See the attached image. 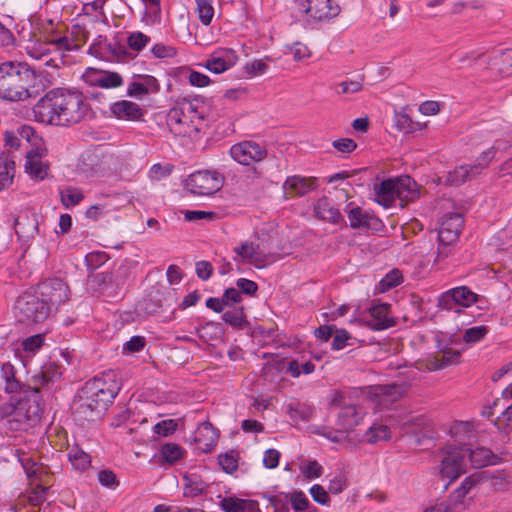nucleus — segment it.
<instances>
[{
  "instance_id": "obj_43",
  "label": "nucleus",
  "mask_w": 512,
  "mask_h": 512,
  "mask_svg": "<svg viewBox=\"0 0 512 512\" xmlns=\"http://www.w3.org/2000/svg\"><path fill=\"white\" fill-rule=\"evenodd\" d=\"M270 505L273 507L274 512H289V494L279 493L277 495H264Z\"/></svg>"
},
{
  "instance_id": "obj_11",
  "label": "nucleus",
  "mask_w": 512,
  "mask_h": 512,
  "mask_svg": "<svg viewBox=\"0 0 512 512\" xmlns=\"http://www.w3.org/2000/svg\"><path fill=\"white\" fill-rule=\"evenodd\" d=\"M494 156V149L490 148L481 154L478 162L473 165H461L447 173L445 183L452 186H459L468 180L475 178L485 169Z\"/></svg>"
},
{
  "instance_id": "obj_31",
  "label": "nucleus",
  "mask_w": 512,
  "mask_h": 512,
  "mask_svg": "<svg viewBox=\"0 0 512 512\" xmlns=\"http://www.w3.org/2000/svg\"><path fill=\"white\" fill-rule=\"evenodd\" d=\"M397 178L387 179L375 186L376 201L384 207H390L397 199L396 196Z\"/></svg>"
},
{
  "instance_id": "obj_39",
  "label": "nucleus",
  "mask_w": 512,
  "mask_h": 512,
  "mask_svg": "<svg viewBox=\"0 0 512 512\" xmlns=\"http://www.w3.org/2000/svg\"><path fill=\"white\" fill-rule=\"evenodd\" d=\"M196 12L198 13L199 20L205 26H208L214 16V0H195Z\"/></svg>"
},
{
  "instance_id": "obj_55",
  "label": "nucleus",
  "mask_w": 512,
  "mask_h": 512,
  "mask_svg": "<svg viewBox=\"0 0 512 512\" xmlns=\"http://www.w3.org/2000/svg\"><path fill=\"white\" fill-rule=\"evenodd\" d=\"M289 415L292 420H302V421H308L310 420L312 416V409L309 407H305L302 405H297L296 407L290 406L289 408Z\"/></svg>"
},
{
  "instance_id": "obj_12",
  "label": "nucleus",
  "mask_w": 512,
  "mask_h": 512,
  "mask_svg": "<svg viewBox=\"0 0 512 512\" xmlns=\"http://www.w3.org/2000/svg\"><path fill=\"white\" fill-rule=\"evenodd\" d=\"M235 262L248 263L257 269H262L273 261L272 254L266 253L259 243L246 241L233 249Z\"/></svg>"
},
{
  "instance_id": "obj_62",
  "label": "nucleus",
  "mask_w": 512,
  "mask_h": 512,
  "mask_svg": "<svg viewBox=\"0 0 512 512\" xmlns=\"http://www.w3.org/2000/svg\"><path fill=\"white\" fill-rule=\"evenodd\" d=\"M332 146L341 153H351L357 148L356 142L350 138L337 139Z\"/></svg>"
},
{
  "instance_id": "obj_52",
  "label": "nucleus",
  "mask_w": 512,
  "mask_h": 512,
  "mask_svg": "<svg viewBox=\"0 0 512 512\" xmlns=\"http://www.w3.org/2000/svg\"><path fill=\"white\" fill-rule=\"evenodd\" d=\"M44 334H36L23 340L22 348L25 352L35 353L44 343Z\"/></svg>"
},
{
  "instance_id": "obj_6",
  "label": "nucleus",
  "mask_w": 512,
  "mask_h": 512,
  "mask_svg": "<svg viewBox=\"0 0 512 512\" xmlns=\"http://www.w3.org/2000/svg\"><path fill=\"white\" fill-rule=\"evenodd\" d=\"M436 459L440 462L438 474L449 483L466 472L467 460L461 446H449L438 451Z\"/></svg>"
},
{
  "instance_id": "obj_40",
  "label": "nucleus",
  "mask_w": 512,
  "mask_h": 512,
  "mask_svg": "<svg viewBox=\"0 0 512 512\" xmlns=\"http://www.w3.org/2000/svg\"><path fill=\"white\" fill-rule=\"evenodd\" d=\"M184 449L175 443H166L161 447V456L166 463L173 464L184 456Z\"/></svg>"
},
{
  "instance_id": "obj_5",
  "label": "nucleus",
  "mask_w": 512,
  "mask_h": 512,
  "mask_svg": "<svg viewBox=\"0 0 512 512\" xmlns=\"http://www.w3.org/2000/svg\"><path fill=\"white\" fill-rule=\"evenodd\" d=\"M37 394L38 390L35 389L32 397L20 399L15 404L13 418L5 422L10 431L27 430L39 422L42 409L37 400Z\"/></svg>"
},
{
  "instance_id": "obj_13",
  "label": "nucleus",
  "mask_w": 512,
  "mask_h": 512,
  "mask_svg": "<svg viewBox=\"0 0 512 512\" xmlns=\"http://www.w3.org/2000/svg\"><path fill=\"white\" fill-rule=\"evenodd\" d=\"M231 157L242 165L249 166L252 162H260L267 156V151L264 147L256 142L243 141L234 144L230 148Z\"/></svg>"
},
{
  "instance_id": "obj_9",
  "label": "nucleus",
  "mask_w": 512,
  "mask_h": 512,
  "mask_svg": "<svg viewBox=\"0 0 512 512\" xmlns=\"http://www.w3.org/2000/svg\"><path fill=\"white\" fill-rule=\"evenodd\" d=\"M35 291L43 298L51 313L56 312L59 306L69 298L68 285L57 278L40 283Z\"/></svg>"
},
{
  "instance_id": "obj_24",
  "label": "nucleus",
  "mask_w": 512,
  "mask_h": 512,
  "mask_svg": "<svg viewBox=\"0 0 512 512\" xmlns=\"http://www.w3.org/2000/svg\"><path fill=\"white\" fill-rule=\"evenodd\" d=\"M396 187V196L402 207L419 198V187L409 176L397 178Z\"/></svg>"
},
{
  "instance_id": "obj_46",
  "label": "nucleus",
  "mask_w": 512,
  "mask_h": 512,
  "mask_svg": "<svg viewBox=\"0 0 512 512\" xmlns=\"http://www.w3.org/2000/svg\"><path fill=\"white\" fill-rule=\"evenodd\" d=\"M394 124L396 128L402 133H412L415 129V124L412 119L406 113L402 112L395 113Z\"/></svg>"
},
{
  "instance_id": "obj_20",
  "label": "nucleus",
  "mask_w": 512,
  "mask_h": 512,
  "mask_svg": "<svg viewBox=\"0 0 512 512\" xmlns=\"http://www.w3.org/2000/svg\"><path fill=\"white\" fill-rule=\"evenodd\" d=\"M218 438L219 433L214 426L210 422H203L196 430L194 441L200 451L209 453L217 444Z\"/></svg>"
},
{
  "instance_id": "obj_60",
  "label": "nucleus",
  "mask_w": 512,
  "mask_h": 512,
  "mask_svg": "<svg viewBox=\"0 0 512 512\" xmlns=\"http://www.w3.org/2000/svg\"><path fill=\"white\" fill-rule=\"evenodd\" d=\"M219 465L222 467V469L227 473L234 472L237 467V459L232 453H226L224 455H220L218 457Z\"/></svg>"
},
{
  "instance_id": "obj_21",
  "label": "nucleus",
  "mask_w": 512,
  "mask_h": 512,
  "mask_svg": "<svg viewBox=\"0 0 512 512\" xmlns=\"http://www.w3.org/2000/svg\"><path fill=\"white\" fill-rule=\"evenodd\" d=\"M313 212L314 216L319 220L327 221L332 224H340L344 222V217L340 213L339 209L336 208L325 196L316 201Z\"/></svg>"
},
{
  "instance_id": "obj_23",
  "label": "nucleus",
  "mask_w": 512,
  "mask_h": 512,
  "mask_svg": "<svg viewBox=\"0 0 512 512\" xmlns=\"http://www.w3.org/2000/svg\"><path fill=\"white\" fill-rule=\"evenodd\" d=\"M49 165L41 160V155L37 150H30L26 154L25 172L36 180L42 181L48 175Z\"/></svg>"
},
{
  "instance_id": "obj_3",
  "label": "nucleus",
  "mask_w": 512,
  "mask_h": 512,
  "mask_svg": "<svg viewBox=\"0 0 512 512\" xmlns=\"http://www.w3.org/2000/svg\"><path fill=\"white\" fill-rule=\"evenodd\" d=\"M34 73L26 64L7 61L0 64V99L18 102L31 97L30 82Z\"/></svg>"
},
{
  "instance_id": "obj_61",
  "label": "nucleus",
  "mask_w": 512,
  "mask_h": 512,
  "mask_svg": "<svg viewBox=\"0 0 512 512\" xmlns=\"http://www.w3.org/2000/svg\"><path fill=\"white\" fill-rule=\"evenodd\" d=\"M289 49L295 61H302L311 56L309 48L305 44H302L300 42L294 43Z\"/></svg>"
},
{
  "instance_id": "obj_14",
  "label": "nucleus",
  "mask_w": 512,
  "mask_h": 512,
  "mask_svg": "<svg viewBox=\"0 0 512 512\" xmlns=\"http://www.w3.org/2000/svg\"><path fill=\"white\" fill-rule=\"evenodd\" d=\"M477 301V295L466 286H460L444 292L438 305L442 309L453 310L456 306L469 307Z\"/></svg>"
},
{
  "instance_id": "obj_2",
  "label": "nucleus",
  "mask_w": 512,
  "mask_h": 512,
  "mask_svg": "<svg viewBox=\"0 0 512 512\" xmlns=\"http://www.w3.org/2000/svg\"><path fill=\"white\" fill-rule=\"evenodd\" d=\"M86 112L82 93L61 90L49 91L33 107L38 122L56 126L76 124Z\"/></svg>"
},
{
  "instance_id": "obj_35",
  "label": "nucleus",
  "mask_w": 512,
  "mask_h": 512,
  "mask_svg": "<svg viewBox=\"0 0 512 512\" xmlns=\"http://www.w3.org/2000/svg\"><path fill=\"white\" fill-rule=\"evenodd\" d=\"M391 438V431L387 425L374 423L363 435V440L369 444H376L380 441H388Z\"/></svg>"
},
{
  "instance_id": "obj_8",
  "label": "nucleus",
  "mask_w": 512,
  "mask_h": 512,
  "mask_svg": "<svg viewBox=\"0 0 512 512\" xmlns=\"http://www.w3.org/2000/svg\"><path fill=\"white\" fill-rule=\"evenodd\" d=\"M223 182V177L216 171H197L185 180V188L194 195L208 196L219 191Z\"/></svg>"
},
{
  "instance_id": "obj_58",
  "label": "nucleus",
  "mask_w": 512,
  "mask_h": 512,
  "mask_svg": "<svg viewBox=\"0 0 512 512\" xmlns=\"http://www.w3.org/2000/svg\"><path fill=\"white\" fill-rule=\"evenodd\" d=\"M45 45H53L55 46L56 49L58 50H62V51H69L72 49V41L66 37V36H62V37H58V38H55L53 36H47L45 38Z\"/></svg>"
},
{
  "instance_id": "obj_30",
  "label": "nucleus",
  "mask_w": 512,
  "mask_h": 512,
  "mask_svg": "<svg viewBox=\"0 0 512 512\" xmlns=\"http://www.w3.org/2000/svg\"><path fill=\"white\" fill-rule=\"evenodd\" d=\"M15 176L14 155L10 152L0 154V191L8 188Z\"/></svg>"
},
{
  "instance_id": "obj_48",
  "label": "nucleus",
  "mask_w": 512,
  "mask_h": 512,
  "mask_svg": "<svg viewBox=\"0 0 512 512\" xmlns=\"http://www.w3.org/2000/svg\"><path fill=\"white\" fill-rule=\"evenodd\" d=\"M244 318L243 308L229 310L222 315L223 321L233 327H241L244 323Z\"/></svg>"
},
{
  "instance_id": "obj_19",
  "label": "nucleus",
  "mask_w": 512,
  "mask_h": 512,
  "mask_svg": "<svg viewBox=\"0 0 512 512\" xmlns=\"http://www.w3.org/2000/svg\"><path fill=\"white\" fill-rule=\"evenodd\" d=\"M486 68L494 75H512V49H504L490 55Z\"/></svg>"
},
{
  "instance_id": "obj_17",
  "label": "nucleus",
  "mask_w": 512,
  "mask_h": 512,
  "mask_svg": "<svg viewBox=\"0 0 512 512\" xmlns=\"http://www.w3.org/2000/svg\"><path fill=\"white\" fill-rule=\"evenodd\" d=\"M238 60L232 49H219L206 60L204 67L209 71L220 74L233 67Z\"/></svg>"
},
{
  "instance_id": "obj_25",
  "label": "nucleus",
  "mask_w": 512,
  "mask_h": 512,
  "mask_svg": "<svg viewBox=\"0 0 512 512\" xmlns=\"http://www.w3.org/2000/svg\"><path fill=\"white\" fill-rule=\"evenodd\" d=\"M364 412L355 405H344L338 414L337 426L346 431H352L360 424L363 419Z\"/></svg>"
},
{
  "instance_id": "obj_56",
  "label": "nucleus",
  "mask_w": 512,
  "mask_h": 512,
  "mask_svg": "<svg viewBox=\"0 0 512 512\" xmlns=\"http://www.w3.org/2000/svg\"><path fill=\"white\" fill-rule=\"evenodd\" d=\"M47 489L48 487H45L41 484H36L28 496L29 503L33 506L41 505L45 501V494Z\"/></svg>"
},
{
  "instance_id": "obj_7",
  "label": "nucleus",
  "mask_w": 512,
  "mask_h": 512,
  "mask_svg": "<svg viewBox=\"0 0 512 512\" xmlns=\"http://www.w3.org/2000/svg\"><path fill=\"white\" fill-rule=\"evenodd\" d=\"M296 9L307 23L329 21L340 13V7L332 0H295Z\"/></svg>"
},
{
  "instance_id": "obj_29",
  "label": "nucleus",
  "mask_w": 512,
  "mask_h": 512,
  "mask_svg": "<svg viewBox=\"0 0 512 512\" xmlns=\"http://www.w3.org/2000/svg\"><path fill=\"white\" fill-rule=\"evenodd\" d=\"M350 227L353 229L366 228L376 226L379 223V219L370 215L360 207H354L346 210Z\"/></svg>"
},
{
  "instance_id": "obj_26",
  "label": "nucleus",
  "mask_w": 512,
  "mask_h": 512,
  "mask_svg": "<svg viewBox=\"0 0 512 512\" xmlns=\"http://www.w3.org/2000/svg\"><path fill=\"white\" fill-rule=\"evenodd\" d=\"M461 447L467 462L469 461L473 467L481 468L494 464L495 455L490 449L484 447L471 449L466 444L461 445Z\"/></svg>"
},
{
  "instance_id": "obj_33",
  "label": "nucleus",
  "mask_w": 512,
  "mask_h": 512,
  "mask_svg": "<svg viewBox=\"0 0 512 512\" xmlns=\"http://www.w3.org/2000/svg\"><path fill=\"white\" fill-rule=\"evenodd\" d=\"M78 168L88 176H102L105 168L102 166L98 156L94 153H85L81 156Z\"/></svg>"
},
{
  "instance_id": "obj_51",
  "label": "nucleus",
  "mask_w": 512,
  "mask_h": 512,
  "mask_svg": "<svg viewBox=\"0 0 512 512\" xmlns=\"http://www.w3.org/2000/svg\"><path fill=\"white\" fill-rule=\"evenodd\" d=\"M487 331L485 326L471 327L465 331L463 340L466 343H476L485 337Z\"/></svg>"
},
{
  "instance_id": "obj_34",
  "label": "nucleus",
  "mask_w": 512,
  "mask_h": 512,
  "mask_svg": "<svg viewBox=\"0 0 512 512\" xmlns=\"http://www.w3.org/2000/svg\"><path fill=\"white\" fill-rule=\"evenodd\" d=\"M478 477L481 482L488 483L496 491L506 489L511 483V478L505 471H482L478 473Z\"/></svg>"
},
{
  "instance_id": "obj_32",
  "label": "nucleus",
  "mask_w": 512,
  "mask_h": 512,
  "mask_svg": "<svg viewBox=\"0 0 512 512\" xmlns=\"http://www.w3.org/2000/svg\"><path fill=\"white\" fill-rule=\"evenodd\" d=\"M460 358L458 351L447 350L440 354L429 357L426 361V368L430 371L443 369L451 364L457 363Z\"/></svg>"
},
{
  "instance_id": "obj_44",
  "label": "nucleus",
  "mask_w": 512,
  "mask_h": 512,
  "mask_svg": "<svg viewBox=\"0 0 512 512\" xmlns=\"http://www.w3.org/2000/svg\"><path fill=\"white\" fill-rule=\"evenodd\" d=\"M69 460L74 467L84 470L89 467L91 460L90 456L81 449H72L68 454Z\"/></svg>"
},
{
  "instance_id": "obj_45",
  "label": "nucleus",
  "mask_w": 512,
  "mask_h": 512,
  "mask_svg": "<svg viewBox=\"0 0 512 512\" xmlns=\"http://www.w3.org/2000/svg\"><path fill=\"white\" fill-rule=\"evenodd\" d=\"M289 502L294 512H305L309 509V499L302 491H295L289 494Z\"/></svg>"
},
{
  "instance_id": "obj_63",
  "label": "nucleus",
  "mask_w": 512,
  "mask_h": 512,
  "mask_svg": "<svg viewBox=\"0 0 512 512\" xmlns=\"http://www.w3.org/2000/svg\"><path fill=\"white\" fill-rule=\"evenodd\" d=\"M152 53L157 58H172L177 54V50L172 46L158 43L153 46Z\"/></svg>"
},
{
  "instance_id": "obj_22",
  "label": "nucleus",
  "mask_w": 512,
  "mask_h": 512,
  "mask_svg": "<svg viewBox=\"0 0 512 512\" xmlns=\"http://www.w3.org/2000/svg\"><path fill=\"white\" fill-rule=\"evenodd\" d=\"M111 113L119 120L138 121L143 117L144 110L132 101L121 100L111 106Z\"/></svg>"
},
{
  "instance_id": "obj_42",
  "label": "nucleus",
  "mask_w": 512,
  "mask_h": 512,
  "mask_svg": "<svg viewBox=\"0 0 512 512\" xmlns=\"http://www.w3.org/2000/svg\"><path fill=\"white\" fill-rule=\"evenodd\" d=\"M403 281L402 273L399 269H393L388 272L379 282V289L382 292L388 291L398 285H400Z\"/></svg>"
},
{
  "instance_id": "obj_64",
  "label": "nucleus",
  "mask_w": 512,
  "mask_h": 512,
  "mask_svg": "<svg viewBox=\"0 0 512 512\" xmlns=\"http://www.w3.org/2000/svg\"><path fill=\"white\" fill-rule=\"evenodd\" d=\"M310 494L313 497V500L321 505L328 504L330 500L326 490L318 484H315L310 488Z\"/></svg>"
},
{
  "instance_id": "obj_16",
  "label": "nucleus",
  "mask_w": 512,
  "mask_h": 512,
  "mask_svg": "<svg viewBox=\"0 0 512 512\" xmlns=\"http://www.w3.org/2000/svg\"><path fill=\"white\" fill-rule=\"evenodd\" d=\"M366 325L375 331H381L393 327L396 324L395 318L391 316L390 305L387 303L374 304L369 308Z\"/></svg>"
},
{
  "instance_id": "obj_50",
  "label": "nucleus",
  "mask_w": 512,
  "mask_h": 512,
  "mask_svg": "<svg viewBox=\"0 0 512 512\" xmlns=\"http://www.w3.org/2000/svg\"><path fill=\"white\" fill-rule=\"evenodd\" d=\"M97 478H98L99 483L104 487L114 489L117 486H119V481L117 479V476L112 470L104 469V470L99 471Z\"/></svg>"
},
{
  "instance_id": "obj_41",
  "label": "nucleus",
  "mask_w": 512,
  "mask_h": 512,
  "mask_svg": "<svg viewBox=\"0 0 512 512\" xmlns=\"http://www.w3.org/2000/svg\"><path fill=\"white\" fill-rule=\"evenodd\" d=\"M61 202L66 208L76 206L84 198L82 191L78 188L68 187L60 192Z\"/></svg>"
},
{
  "instance_id": "obj_27",
  "label": "nucleus",
  "mask_w": 512,
  "mask_h": 512,
  "mask_svg": "<svg viewBox=\"0 0 512 512\" xmlns=\"http://www.w3.org/2000/svg\"><path fill=\"white\" fill-rule=\"evenodd\" d=\"M220 507L225 512H259L258 502L250 499L219 496Z\"/></svg>"
},
{
  "instance_id": "obj_37",
  "label": "nucleus",
  "mask_w": 512,
  "mask_h": 512,
  "mask_svg": "<svg viewBox=\"0 0 512 512\" xmlns=\"http://www.w3.org/2000/svg\"><path fill=\"white\" fill-rule=\"evenodd\" d=\"M261 176L262 172L259 171L256 167L249 168L246 171L245 180L242 183V185H245V191L253 196L259 194L262 190L260 181Z\"/></svg>"
},
{
  "instance_id": "obj_53",
  "label": "nucleus",
  "mask_w": 512,
  "mask_h": 512,
  "mask_svg": "<svg viewBox=\"0 0 512 512\" xmlns=\"http://www.w3.org/2000/svg\"><path fill=\"white\" fill-rule=\"evenodd\" d=\"M217 214L212 211H201V210H186L184 212V218L187 221H198L208 220L213 221L216 219Z\"/></svg>"
},
{
  "instance_id": "obj_36",
  "label": "nucleus",
  "mask_w": 512,
  "mask_h": 512,
  "mask_svg": "<svg viewBox=\"0 0 512 512\" xmlns=\"http://www.w3.org/2000/svg\"><path fill=\"white\" fill-rule=\"evenodd\" d=\"M1 378L5 382V391L7 393H19L22 391L21 383L15 377V368L9 363H3L0 369Z\"/></svg>"
},
{
  "instance_id": "obj_18",
  "label": "nucleus",
  "mask_w": 512,
  "mask_h": 512,
  "mask_svg": "<svg viewBox=\"0 0 512 512\" xmlns=\"http://www.w3.org/2000/svg\"><path fill=\"white\" fill-rule=\"evenodd\" d=\"M317 188V179L314 177H302L299 175L289 176L284 184L283 190L288 197H299Z\"/></svg>"
},
{
  "instance_id": "obj_47",
  "label": "nucleus",
  "mask_w": 512,
  "mask_h": 512,
  "mask_svg": "<svg viewBox=\"0 0 512 512\" xmlns=\"http://www.w3.org/2000/svg\"><path fill=\"white\" fill-rule=\"evenodd\" d=\"M178 428V421L175 419L162 420L155 424L153 430L159 436L167 437L172 435Z\"/></svg>"
},
{
  "instance_id": "obj_15",
  "label": "nucleus",
  "mask_w": 512,
  "mask_h": 512,
  "mask_svg": "<svg viewBox=\"0 0 512 512\" xmlns=\"http://www.w3.org/2000/svg\"><path fill=\"white\" fill-rule=\"evenodd\" d=\"M463 225L464 219L460 213L445 215L438 232L439 242L445 246L455 242L460 235Z\"/></svg>"
},
{
  "instance_id": "obj_49",
  "label": "nucleus",
  "mask_w": 512,
  "mask_h": 512,
  "mask_svg": "<svg viewBox=\"0 0 512 512\" xmlns=\"http://www.w3.org/2000/svg\"><path fill=\"white\" fill-rule=\"evenodd\" d=\"M150 41V38L142 32L132 33L127 40L128 46L134 51H141Z\"/></svg>"
},
{
  "instance_id": "obj_4",
  "label": "nucleus",
  "mask_w": 512,
  "mask_h": 512,
  "mask_svg": "<svg viewBox=\"0 0 512 512\" xmlns=\"http://www.w3.org/2000/svg\"><path fill=\"white\" fill-rule=\"evenodd\" d=\"M14 310L17 319L26 324L43 322L52 314L36 291L19 296L14 304Z\"/></svg>"
},
{
  "instance_id": "obj_59",
  "label": "nucleus",
  "mask_w": 512,
  "mask_h": 512,
  "mask_svg": "<svg viewBox=\"0 0 512 512\" xmlns=\"http://www.w3.org/2000/svg\"><path fill=\"white\" fill-rule=\"evenodd\" d=\"M347 486V479L343 473L336 474L329 482L328 490L332 494L341 493Z\"/></svg>"
},
{
  "instance_id": "obj_57",
  "label": "nucleus",
  "mask_w": 512,
  "mask_h": 512,
  "mask_svg": "<svg viewBox=\"0 0 512 512\" xmlns=\"http://www.w3.org/2000/svg\"><path fill=\"white\" fill-rule=\"evenodd\" d=\"M478 482H481V480H479L478 474H473L465 478L464 481L461 483L460 487L457 488L455 491L456 497L458 499L465 497L471 490L473 485H475Z\"/></svg>"
},
{
  "instance_id": "obj_1",
  "label": "nucleus",
  "mask_w": 512,
  "mask_h": 512,
  "mask_svg": "<svg viewBox=\"0 0 512 512\" xmlns=\"http://www.w3.org/2000/svg\"><path fill=\"white\" fill-rule=\"evenodd\" d=\"M120 390L115 371L109 370L88 380L75 395L71 409L81 425L101 417Z\"/></svg>"
},
{
  "instance_id": "obj_38",
  "label": "nucleus",
  "mask_w": 512,
  "mask_h": 512,
  "mask_svg": "<svg viewBox=\"0 0 512 512\" xmlns=\"http://www.w3.org/2000/svg\"><path fill=\"white\" fill-rule=\"evenodd\" d=\"M183 495L185 497H196L205 492L207 484H205L199 476L191 475L184 477Z\"/></svg>"
},
{
  "instance_id": "obj_54",
  "label": "nucleus",
  "mask_w": 512,
  "mask_h": 512,
  "mask_svg": "<svg viewBox=\"0 0 512 512\" xmlns=\"http://www.w3.org/2000/svg\"><path fill=\"white\" fill-rule=\"evenodd\" d=\"M317 434H320L332 442L340 443L344 441L348 437V431L344 430L341 427H338L335 431H327L326 428H321L316 431Z\"/></svg>"
},
{
  "instance_id": "obj_28",
  "label": "nucleus",
  "mask_w": 512,
  "mask_h": 512,
  "mask_svg": "<svg viewBox=\"0 0 512 512\" xmlns=\"http://www.w3.org/2000/svg\"><path fill=\"white\" fill-rule=\"evenodd\" d=\"M88 77L91 85L104 89L117 88L123 85L122 76L113 71H98L88 75Z\"/></svg>"
},
{
  "instance_id": "obj_10",
  "label": "nucleus",
  "mask_w": 512,
  "mask_h": 512,
  "mask_svg": "<svg viewBox=\"0 0 512 512\" xmlns=\"http://www.w3.org/2000/svg\"><path fill=\"white\" fill-rule=\"evenodd\" d=\"M192 114H197V108L189 101H184L177 107L170 109L167 115V123L170 130L177 136H191L197 133L199 128L182 127L186 120L192 123Z\"/></svg>"
}]
</instances>
